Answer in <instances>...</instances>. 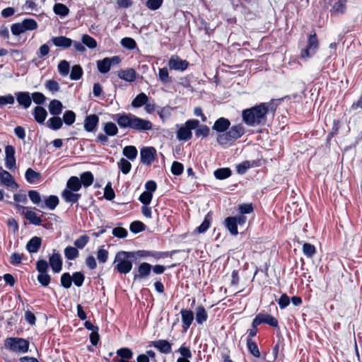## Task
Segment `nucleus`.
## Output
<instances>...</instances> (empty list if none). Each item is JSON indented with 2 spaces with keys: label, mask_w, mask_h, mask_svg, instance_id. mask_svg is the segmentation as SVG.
I'll use <instances>...</instances> for the list:
<instances>
[{
  "label": "nucleus",
  "mask_w": 362,
  "mask_h": 362,
  "mask_svg": "<svg viewBox=\"0 0 362 362\" xmlns=\"http://www.w3.org/2000/svg\"><path fill=\"white\" fill-rule=\"evenodd\" d=\"M274 112L273 105L269 103H262L242 112L243 122L249 127L263 126L267 122V115Z\"/></svg>",
  "instance_id": "1"
},
{
  "label": "nucleus",
  "mask_w": 362,
  "mask_h": 362,
  "mask_svg": "<svg viewBox=\"0 0 362 362\" xmlns=\"http://www.w3.org/2000/svg\"><path fill=\"white\" fill-rule=\"evenodd\" d=\"M134 252H118L115 257V269L120 274H127L132 269V262L131 259L135 257Z\"/></svg>",
  "instance_id": "2"
},
{
  "label": "nucleus",
  "mask_w": 362,
  "mask_h": 362,
  "mask_svg": "<svg viewBox=\"0 0 362 362\" xmlns=\"http://www.w3.org/2000/svg\"><path fill=\"white\" fill-rule=\"evenodd\" d=\"M245 134V128L241 124L233 125L229 127L225 134L217 135L216 141L221 146L226 145L228 143H233Z\"/></svg>",
  "instance_id": "3"
},
{
  "label": "nucleus",
  "mask_w": 362,
  "mask_h": 362,
  "mask_svg": "<svg viewBox=\"0 0 362 362\" xmlns=\"http://www.w3.org/2000/svg\"><path fill=\"white\" fill-rule=\"evenodd\" d=\"M199 125V121L197 119H188L184 125H177L178 129L177 131L176 138L179 141H187L192 137V129H197Z\"/></svg>",
  "instance_id": "4"
},
{
  "label": "nucleus",
  "mask_w": 362,
  "mask_h": 362,
  "mask_svg": "<svg viewBox=\"0 0 362 362\" xmlns=\"http://www.w3.org/2000/svg\"><path fill=\"white\" fill-rule=\"evenodd\" d=\"M4 346L11 351L25 354L28 351L29 342L23 338L9 337L5 340Z\"/></svg>",
  "instance_id": "5"
},
{
  "label": "nucleus",
  "mask_w": 362,
  "mask_h": 362,
  "mask_svg": "<svg viewBox=\"0 0 362 362\" xmlns=\"http://www.w3.org/2000/svg\"><path fill=\"white\" fill-rule=\"evenodd\" d=\"M319 48V41L316 33H311L308 36L307 45L305 48L300 50V59L307 60L312 57Z\"/></svg>",
  "instance_id": "6"
},
{
  "label": "nucleus",
  "mask_w": 362,
  "mask_h": 362,
  "mask_svg": "<svg viewBox=\"0 0 362 362\" xmlns=\"http://www.w3.org/2000/svg\"><path fill=\"white\" fill-rule=\"evenodd\" d=\"M36 269L38 272L37 277L39 284L43 286L47 287L51 281V276L48 274V263L45 259H39L36 262Z\"/></svg>",
  "instance_id": "7"
},
{
  "label": "nucleus",
  "mask_w": 362,
  "mask_h": 362,
  "mask_svg": "<svg viewBox=\"0 0 362 362\" xmlns=\"http://www.w3.org/2000/svg\"><path fill=\"white\" fill-rule=\"evenodd\" d=\"M135 117L132 113H119L115 115V120L121 129L132 130Z\"/></svg>",
  "instance_id": "8"
},
{
  "label": "nucleus",
  "mask_w": 362,
  "mask_h": 362,
  "mask_svg": "<svg viewBox=\"0 0 362 362\" xmlns=\"http://www.w3.org/2000/svg\"><path fill=\"white\" fill-rule=\"evenodd\" d=\"M121 59L118 56L112 57H105L102 60H98L96 62L98 70L101 74H107L111 69L112 65L119 64Z\"/></svg>",
  "instance_id": "9"
},
{
  "label": "nucleus",
  "mask_w": 362,
  "mask_h": 362,
  "mask_svg": "<svg viewBox=\"0 0 362 362\" xmlns=\"http://www.w3.org/2000/svg\"><path fill=\"white\" fill-rule=\"evenodd\" d=\"M153 129V123L147 119L141 118L136 115L132 131L140 133H146Z\"/></svg>",
  "instance_id": "10"
},
{
  "label": "nucleus",
  "mask_w": 362,
  "mask_h": 362,
  "mask_svg": "<svg viewBox=\"0 0 362 362\" xmlns=\"http://www.w3.org/2000/svg\"><path fill=\"white\" fill-rule=\"evenodd\" d=\"M48 267H50L52 272L55 274L59 273L62 269V257L61 254L54 249L52 253L49 257Z\"/></svg>",
  "instance_id": "11"
},
{
  "label": "nucleus",
  "mask_w": 362,
  "mask_h": 362,
  "mask_svg": "<svg viewBox=\"0 0 362 362\" xmlns=\"http://www.w3.org/2000/svg\"><path fill=\"white\" fill-rule=\"evenodd\" d=\"M136 253V255L139 257H153L156 260H158L160 259H163L165 257H168L169 255H172L173 253L175 252V251H172L170 252H158V251H154V250H138L136 252H134Z\"/></svg>",
  "instance_id": "12"
},
{
  "label": "nucleus",
  "mask_w": 362,
  "mask_h": 362,
  "mask_svg": "<svg viewBox=\"0 0 362 362\" xmlns=\"http://www.w3.org/2000/svg\"><path fill=\"white\" fill-rule=\"evenodd\" d=\"M156 151L153 147H143L140 151L141 163L151 165L155 160Z\"/></svg>",
  "instance_id": "13"
},
{
  "label": "nucleus",
  "mask_w": 362,
  "mask_h": 362,
  "mask_svg": "<svg viewBox=\"0 0 362 362\" xmlns=\"http://www.w3.org/2000/svg\"><path fill=\"white\" fill-rule=\"evenodd\" d=\"M188 66L189 62L187 60L182 59L177 55H173L168 61V66L171 70L184 71Z\"/></svg>",
  "instance_id": "14"
},
{
  "label": "nucleus",
  "mask_w": 362,
  "mask_h": 362,
  "mask_svg": "<svg viewBox=\"0 0 362 362\" xmlns=\"http://www.w3.org/2000/svg\"><path fill=\"white\" fill-rule=\"evenodd\" d=\"M253 320H255V325H259L264 323L273 327H277L279 325L278 320L274 317L265 313L257 314Z\"/></svg>",
  "instance_id": "15"
},
{
  "label": "nucleus",
  "mask_w": 362,
  "mask_h": 362,
  "mask_svg": "<svg viewBox=\"0 0 362 362\" xmlns=\"http://www.w3.org/2000/svg\"><path fill=\"white\" fill-rule=\"evenodd\" d=\"M15 96L17 103L20 107L27 110L32 104L31 95L29 92L27 91H19L15 93Z\"/></svg>",
  "instance_id": "16"
},
{
  "label": "nucleus",
  "mask_w": 362,
  "mask_h": 362,
  "mask_svg": "<svg viewBox=\"0 0 362 362\" xmlns=\"http://www.w3.org/2000/svg\"><path fill=\"white\" fill-rule=\"evenodd\" d=\"M152 266L147 262H142L138 267L136 272L134 273V281H138L149 276Z\"/></svg>",
  "instance_id": "17"
},
{
  "label": "nucleus",
  "mask_w": 362,
  "mask_h": 362,
  "mask_svg": "<svg viewBox=\"0 0 362 362\" xmlns=\"http://www.w3.org/2000/svg\"><path fill=\"white\" fill-rule=\"evenodd\" d=\"M5 165L6 168L11 170L16 167L15 148L8 145L5 148Z\"/></svg>",
  "instance_id": "18"
},
{
  "label": "nucleus",
  "mask_w": 362,
  "mask_h": 362,
  "mask_svg": "<svg viewBox=\"0 0 362 362\" xmlns=\"http://www.w3.org/2000/svg\"><path fill=\"white\" fill-rule=\"evenodd\" d=\"M230 126V122L225 117H220L216 119L212 127V129L216 131L218 134H225Z\"/></svg>",
  "instance_id": "19"
},
{
  "label": "nucleus",
  "mask_w": 362,
  "mask_h": 362,
  "mask_svg": "<svg viewBox=\"0 0 362 362\" xmlns=\"http://www.w3.org/2000/svg\"><path fill=\"white\" fill-rule=\"evenodd\" d=\"M0 180L2 184H4L6 187L11 188H18V184L15 182L14 179L13 178L11 174L8 171L4 170L1 166Z\"/></svg>",
  "instance_id": "20"
},
{
  "label": "nucleus",
  "mask_w": 362,
  "mask_h": 362,
  "mask_svg": "<svg viewBox=\"0 0 362 362\" xmlns=\"http://www.w3.org/2000/svg\"><path fill=\"white\" fill-rule=\"evenodd\" d=\"M151 346L158 349L162 354H168L172 351L171 344L165 339L153 341Z\"/></svg>",
  "instance_id": "21"
},
{
  "label": "nucleus",
  "mask_w": 362,
  "mask_h": 362,
  "mask_svg": "<svg viewBox=\"0 0 362 362\" xmlns=\"http://www.w3.org/2000/svg\"><path fill=\"white\" fill-rule=\"evenodd\" d=\"M99 122V117L98 115L93 114L87 115L84 119V129L88 132H93Z\"/></svg>",
  "instance_id": "22"
},
{
  "label": "nucleus",
  "mask_w": 362,
  "mask_h": 362,
  "mask_svg": "<svg viewBox=\"0 0 362 362\" xmlns=\"http://www.w3.org/2000/svg\"><path fill=\"white\" fill-rule=\"evenodd\" d=\"M59 200L56 195H49L43 197V202L40 204V208L48 209L49 210H54L58 206Z\"/></svg>",
  "instance_id": "23"
},
{
  "label": "nucleus",
  "mask_w": 362,
  "mask_h": 362,
  "mask_svg": "<svg viewBox=\"0 0 362 362\" xmlns=\"http://www.w3.org/2000/svg\"><path fill=\"white\" fill-rule=\"evenodd\" d=\"M182 322V328L187 331L192 325L194 320V313L192 310L182 309L180 311Z\"/></svg>",
  "instance_id": "24"
},
{
  "label": "nucleus",
  "mask_w": 362,
  "mask_h": 362,
  "mask_svg": "<svg viewBox=\"0 0 362 362\" xmlns=\"http://www.w3.org/2000/svg\"><path fill=\"white\" fill-rule=\"evenodd\" d=\"M37 28V24H13L11 33L14 35H19L26 30H33Z\"/></svg>",
  "instance_id": "25"
},
{
  "label": "nucleus",
  "mask_w": 362,
  "mask_h": 362,
  "mask_svg": "<svg viewBox=\"0 0 362 362\" xmlns=\"http://www.w3.org/2000/svg\"><path fill=\"white\" fill-rule=\"evenodd\" d=\"M51 41L56 47L67 49L72 45L73 40L65 36L53 37Z\"/></svg>",
  "instance_id": "26"
},
{
  "label": "nucleus",
  "mask_w": 362,
  "mask_h": 362,
  "mask_svg": "<svg viewBox=\"0 0 362 362\" xmlns=\"http://www.w3.org/2000/svg\"><path fill=\"white\" fill-rule=\"evenodd\" d=\"M136 75L137 74L136 71L132 68L120 70L118 72V76L119 78L130 83L136 80Z\"/></svg>",
  "instance_id": "27"
},
{
  "label": "nucleus",
  "mask_w": 362,
  "mask_h": 362,
  "mask_svg": "<svg viewBox=\"0 0 362 362\" xmlns=\"http://www.w3.org/2000/svg\"><path fill=\"white\" fill-rule=\"evenodd\" d=\"M42 239L40 237H33L26 245V250L30 253H36L40 248Z\"/></svg>",
  "instance_id": "28"
},
{
  "label": "nucleus",
  "mask_w": 362,
  "mask_h": 362,
  "mask_svg": "<svg viewBox=\"0 0 362 362\" xmlns=\"http://www.w3.org/2000/svg\"><path fill=\"white\" fill-rule=\"evenodd\" d=\"M49 113L53 116L59 115L63 110V105L61 101L54 99L50 101L48 105Z\"/></svg>",
  "instance_id": "29"
},
{
  "label": "nucleus",
  "mask_w": 362,
  "mask_h": 362,
  "mask_svg": "<svg viewBox=\"0 0 362 362\" xmlns=\"http://www.w3.org/2000/svg\"><path fill=\"white\" fill-rule=\"evenodd\" d=\"M33 115L37 123L42 124L47 116V112L43 107L36 106L33 110Z\"/></svg>",
  "instance_id": "30"
},
{
  "label": "nucleus",
  "mask_w": 362,
  "mask_h": 362,
  "mask_svg": "<svg viewBox=\"0 0 362 362\" xmlns=\"http://www.w3.org/2000/svg\"><path fill=\"white\" fill-rule=\"evenodd\" d=\"M62 197L66 202L74 204L78 201L81 194L65 189L62 193Z\"/></svg>",
  "instance_id": "31"
},
{
  "label": "nucleus",
  "mask_w": 362,
  "mask_h": 362,
  "mask_svg": "<svg viewBox=\"0 0 362 362\" xmlns=\"http://www.w3.org/2000/svg\"><path fill=\"white\" fill-rule=\"evenodd\" d=\"M148 100V98L144 93L138 94L132 101V106L134 108H140L144 106Z\"/></svg>",
  "instance_id": "32"
},
{
  "label": "nucleus",
  "mask_w": 362,
  "mask_h": 362,
  "mask_svg": "<svg viewBox=\"0 0 362 362\" xmlns=\"http://www.w3.org/2000/svg\"><path fill=\"white\" fill-rule=\"evenodd\" d=\"M25 178L28 183L35 184L40 180L41 174L32 168H28L25 173Z\"/></svg>",
  "instance_id": "33"
},
{
  "label": "nucleus",
  "mask_w": 362,
  "mask_h": 362,
  "mask_svg": "<svg viewBox=\"0 0 362 362\" xmlns=\"http://www.w3.org/2000/svg\"><path fill=\"white\" fill-rule=\"evenodd\" d=\"M80 179L76 176H71L66 182V188L73 192H78L81 188Z\"/></svg>",
  "instance_id": "34"
},
{
  "label": "nucleus",
  "mask_w": 362,
  "mask_h": 362,
  "mask_svg": "<svg viewBox=\"0 0 362 362\" xmlns=\"http://www.w3.org/2000/svg\"><path fill=\"white\" fill-rule=\"evenodd\" d=\"M47 127L52 130L57 131L63 125L62 119L58 116H53L47 121Z\"/></svg>",
  "instance_id": "35"
},
{
  "label": "nucleus",
  "mask_w": 362,
  "mask_h": 362,
  "mask_svg": "<svg viewBox=\"0 0 362 362\" xmlns=\"http://www.w3.org/2000/svg\"><path fill=\"white\" fill-rule=\"evenodd\" d=\"M195 319L199 325H202L208 319V314L203 306H198L196 308Z\"/></svg>",
  "instance_id": "36"
},
{
  "label": "nucleus",
  "mask_w": 362,
  "mask_h": 362,
  "mask_svg": "<svg viewBox=\"0 0 362 362\" xmlns=\"http://www.w3.org/2000/svg\"><path fill=\"white\" fill-rule=\"evenodd\" d=\"M225 226L232 235H238V225L236 223L235 217L229 216L226 218L225 219Z\"/></svg>",
  "instance_id": "37"
},
{
  "label": "nucleus",
  "mask_w": 362,
  "mask_h": 362,
  "mask_svg": "<svg viewBox=\"0 0 362 362\" xmlns=\"http://www.w3.org/2000/svg\"><path fill=\"white\" fill-rule=\"evenodd\" d=\"M25 217L30 222V223L35 226H40L42 222L41 218L38 216L35 212L30 210H28L25 212Z\"/></svg>",
  "instance_id": "38"
},
{
  "label": "nucleus",
  "mask_w": 362,
  "mask_h": 362,
  "mask_svg": "<svg viewBox=\"0 0 362 362\" xmlns=\"http://www.w3.org/2000/svg\"><path fill=\"white\" fill-rule=\"evenodd\" d=\"M247 348L249 352L256 358L260 357V351L258 346L252 339H246Z\"/></svg>",
  "instance_id": "39"
},
{
  "label": "nucleus",
  "mask_w": 362,
  "mask_h": 362,
  "mask_svg": "<svg viewBox=\"0 0 362 362\" xmlns=\"http://www.w3.org/2000/svg\"><path fill=\"white\" fill-rule=\"evenodd\" d=\"M93 175L90 171H86L81 175L80 181L81 182V185H83L85 187L90 186L93 184Z\"/></svg>",
  "instance_id": "40"
},
{
  "label": "nucleus",
  "mask_w": 362,
  "mask_h": 362,
  "mask_svg": "<svg viewBox=\"0 0 362 362\" xmlns=\"http://www.w3.org/2000/svg\"><path fill=\"white\" fill-rule=\"evenodd\" d=\"M122 153L130 160H134L137 156L138 151L134 146H127L123 148Z\"/></svg>",
  "instance_id": "41"
},
{
  "label": "nucleus",
  "mask_w": 362,
  "mask_h": 362,
  "mask_svg": "<svg viewBox=\"0 0 362 362\" xmlns=\"http://www.w3.org/2000/svg\"><path fill=\"white\" fill-rule=\"evenodd\" d=\"M232 172L228 168H221L216 170L214 173V177L217 180H224L229 177Z\"/></svg>",
  "instance_id": "42"
},
{
  "label": "nucleus",
  "mask_w": 362,
  "mask_h": 362,
  "mask_svg": "<svg viewBox=\"0 0 362 362\" xmlns=\"http://www.w3.org/2000/svg\"><path fill=\"white\" fill-rule=\"evenodd\" d=\"M64 256L68 260H74L76 259L79 255L78 250L72 246H67L64 249Z\"/></svg>",
  "instance_id": "43"
},
{
  "label": "nucleus",
  "mask_w": 362,
  "mask_h": 362,
  "mask_svg": "<svg viewBox=\"0 0 362 362\" xmlns=\"http://www.w3.org/2000/svg\"><path fill=\"white\" fill-rule=\"evenodd\" d=\"M117 355L125 361L130 360L133 358V351L129 348H120L117 350Z\"/></svg>",
  "instance_id": "44"
},
{
  "label": "nucleus",
  "mask_w": 362,
  "mask_h": 362,
  "mask_svg": "<svg viewBox=\"0 0 362 362\" xmlns=\"http://www.w3.org/2000/svg\"><path fill=\"white\" fill-rule=\"evenodd\" d=\"M53 10L56 15L60 16L61 17L67 16L69 12V8L61 3L55 4Z\"/></svg>",
  "instance_id": "45"
},
{
  "label": "nucleus",
  "mask_w": 362,
  "mask_h": 362,
  "mask_svg": "<svg viewBox=\"0 0 362 362\" xmlns=\"http://www.w3.org/2000/svg\"><path fill=\"white\" fill-rule=\"evenodd\" d=\"M103 129L105 133L110 136H115L118 133L117 127L112 122L105 123Z\"/></svg>",
  "instance_id": "46"
},
{
  "label": "nucleus",
  "mask_w": 362,
  "mask_h": 362,
  "mask_svg": "<svg viewBox=\"0 0 362 362\" xmlns=\"http://www.w3.org/2000/svg\"><path fill=\"white\" fill-rule=\"evenodd\" d=\"M346 0H338L332 6L331 12L336 14L344 13L346 8Z\"/></svg>",
  "instance_id": "47"
},
{
  "label": "nucleus",
  "mask_w": 362,
  "mask_h": 362,
  "mask_svg": "<svg viewBox=\"0 0 362 362\" xmlns=\"http://www.w3.org/2000/svg\"><path fill=\"white\" fill-rule=\"evenodd\" d=\"M81 41L84 46H86L89 49H95L97 47L96 40L87 34H84L81 37Z\"/></svg>",
  "instance_id": "48"
},
{
  "label": "nucleus",
  "mask_w": 362,
  "mask_h": 362,
  "mask_svg": "<svg viewBox=\"0 0 362 362\" xmlns=\"http://www.w3.org/2000/svg\"><path fill=\"white\" fill-rule=\"evenodd\" d=\"M211 221V215L208 213L202 223V224L197 228V230L199 233H205L209 228Z\"/></svg>",
  "instance_id": "49"
},
{
  "label": "nucleus",
  "mask_w": 362,
  "mask_h": 362,
  "mask_svg": "<svg viewBox=\"0 0 362 362\" xmlns=\"http://www.w3.org/2000/svg\"><path fill=\"white\" fill-rule=\"evenodd\" d=\"M61 286L66 289L69 288L72 285V277L69 272L62 274L60 278Z\"/></svg>",
  "instance_id": "50"
},
{
  "label": "nucleus",
  "mask_w": 362,
  "mask_h": 362,
  "mask_svg": "<svg viewBox=\"0 0 362 362\" xmlns=\"http://www.w3.org/2000/svg\"><path fill=\"white\" fill-rule=\"evenodd\" d=\"M117 165L119 169L124 175L128 174L132 169V164L130 162L123 158L119 160V161L117 163Z\"/></svg>",
  "instance_id": "51"
},
{
  "label": "nucleus",
  "mask_w": 362,
  "mask_h": 362,
  "mask_svg": "<svg viewBox=\"0 0 362 362\" xmlns=\"http://www.w3.org/2000/svg\"><path fill=\"white\" fill-rule=\"evenodd\" d=\"M62 121L68 126L73 124L76 120V114L72 110H66L63 115Z\"/></svg>",
  "instance_id": "52"
},
{
  "label": "nucleus",
  "mask_w": 362,
  "mask_h": 362,
  "mask_svg": "<svg viewBox=\"0 0 362 362\" xmlns=\"http://www.w3.org/2000/svg\"><path fill=\"white\" fill-rule=\"evenodd\" d=\"M83 76V69L80 65H74L71 68L70 78L74 81L79 80Z\"/></svg>",
  "instance_id": "53"
},
{
  "label": "nucleus",
  "mask_w": 362,
  "mask_h": 362,
  "mask_svg": "<svg viewBox=\"0 0 362 362\" xmlns=\"http://www.w3.org/2000/svg\"><path fill=\"white\" fill-rule=\"evenodd\" d=\"M158 78L160 82L163 84H167L171 82L168 70L166 67L160 68L158 69Z\"/></svg>",
  "instance_id": "54"
},
{
  "label": "nucleus",
  "mask_w": 362,
  "mask_h": 362,
  "mask_svg": "<svg viewBox=\"0 0 362 362\" xmlns=\"http://www.w3.org/2000/svg\"><path fill=\"white\" fill-rule=\"evenodd\" d=\"M71 277L72 282L76 286L81 287L83 285L85 280V276L82 272H76L73 274Z\"/></svg>",
  "instance_id": "55"
},
{
  "label": "nucleus",
  "mask_w": 362,
  "mask_h": 362,
  "mask_svg": "<svg viewBox=\"0 0 362 362\" xmlns=\"http://www.w3.org/2000/svg\"><path fill=\"white\" fill-rule=\"evenodd\" d=\"M109 252L104 248V246L100 247L97 252V259L99 263L104 264L108 259Z\"/></svg>",
  "instance_id": "56"
},
{
  "label": "nucleus",
  "mask_w": 362,
  "mask_h": 362,
  "mask_svg": "<svg viewBox=\"0 0 362 362\" xmlns=\"http://www.w3.org/2000/svg\"><path fill=\"white\" fill-rule=\"evenodd\" d=\"M31 101L40 106L45 103L46 97L40 92H34L31 95Z\"/></svg>",
  "instance_id": "57"
},
{
  "label": "nucleus",
  "mask_w": 362,
  "mask_h": 362,
  "mask_svg": "<svg viewBox=\"0 0 362 362\" xmlns=\"http://www.w3.org/2000/svg\"><path fill=\"white\" fill-rule=\"evenodd\" d=\"M28 197L34 204H37L40 207L42 203L40 194L36 190L28 191Z\"/></svg>",
  "instance_id": "58"
},
{
  "label": "nucleus",
  "mask_w": 362,
  "mask_h": 362,
  "mask_svg": "<svg viewBox=\"0 0 362 362\" xmlns=\"http://www.w3.org/2000/svg\"><path fill=\"white\" fill-rule=\"evenodd\" d=\"M303 254L308 257H312L316 253L315 247L308 243H305L303 245Z\"/></svg>",
  "instance_id": "59"
},
{
  "label": "nucleus",
  "mask_w": 362,
  "mask_h": 362,
  "mask_svg": "<svg viewBox=\"0 0 362 362\" xmlns=\"http://www.w3.org/2000/svg\"><path fill=\"white\" fill-rule=\"evenodd\" d=\"M90 238L86 235H81L74 241L75 247L78 249H83L89 242Z\"/></svg>",
  "instance_id": "60"
},
{
  "label": "nucleus",
  "mask_w": 362,
  "mask_h": 362,
  "mask_svg": "<svg viewBox=\"0 0 362 362\" xmlns=\"http://www.w3.org/2000/svg\"><path fill=\"white\" fill-rule=\"evenodd\" d=\"M121 45L123 47L132 50L136 47V41L131 37H124L121 40Z\"/></svg>",
  "instance_id": "61"
},
{
  "label": "nucleus",
  "mask_w": 362,
  "mask_h": 362,
  "mask_svg": "<svg viewBox=\"0 0 362 362\" xmlns=\"http://www.w3.org/2000/svg\"><path fill=\"white\" fill-rule=\"evenodd\" d=\"M69 63L66 60L61 61L58 64V71L59 73L63 76H67L69 72Z\"/></svg>",
  "instance_id": "62"
},
{
  "label": "nucleus",
  "mask_w": 362,
  "mask_h": 362,
  "mask_svg": "<svg viewBox=\"0 0 362 362\" xmlns=\"http://www.w3.org/2000/svg\"><path fill=\"white\" fill-rule=\"evenodd\" d=\"M129 229L133 233H138L144 230L145 225L139 221H133L130 224Z\"/></svg>",
  "instance_id": "63"
},
{
  "label": "nucleus",
  "mask_w": 362,
  "mask_h": 362,
  "mask_svg": "<svg viewBox=\"0 0 362 362\" xmlns=\"http://www.w3.org/2000/svg\"><path fill=\"white\" fill-rule=\"evenodd\" d=\"M45 88L52 93L58 92L60 89L59 84L54 80H48L45 82Z\"/></svg>",
  "instance_id": "64"
}]
</instances>
